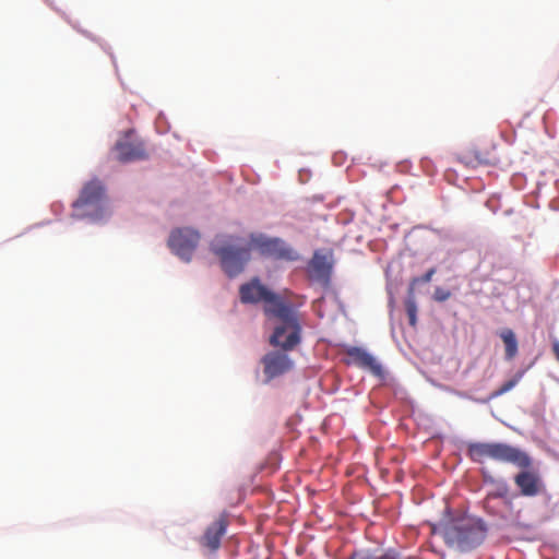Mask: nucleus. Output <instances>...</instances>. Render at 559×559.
Segmentation results:
<instances>
[{
	"mask_svg": "<svg viewBox=\"0 0 559 559\" xmlns=\"http://www.w3.org/2000/svg\"><path fill=\"white\" fill-rule=\"evenodd\" d=\"M211 250L218 257L222 269L229 277L243 271L253 250L264 258L274 260L294 261L298 259V253L281 238L255 233L250 234L248 240L228 235L217 236L211 243Z\"/></svg>",
	"mask_w": 559,
	"mask_h": 559,
	"instance_id": "nucleus-1",
	"label": "nucleus"
},
{
	"mask_svg": "<svg viewBox=\"0 0 559 559\" xmlns=\"http://www.w3.org/2000/svg\"><path fill=\"white\" fill-rule=\"evenodd\" d=\"M239 296L242 304L263 302L265 316L280 321V324L273 331L272 343H278L280 336L285 329L290 331V335L285 344H283L284 346L292 347L296 343L301 342V324L293 304L287 302L282 296L271 292L258 277L242 284L239 288Z\"/></svg>",
	"mask_w": 559,
	"mask_h": 559,
	"instance_id": "nucleus-2",
	"label": "nucleus"
},
{
	"mask_svg": "<svg viewBox=\"0 0 559 559\" xmlns=\"http://www.w3.org/2000/svg\"><path fill=\"white\" fill-rule=\"evenodd\" d=\"M467 453L474 462L485 459L509 463L521 471L514 475L513 480L523 497H536L544 490V483L538 472L532 468V457L520 448L501 442H475L467 447Z\"/></svg>",
	"mask_w": 559,
	"mask_h": 559,
	"instance_id": "nucleus-3",
	"label": "nucleus"
},
{
	"mask_svg": "<svg viewBox=\"0 0 559 559\" xmlns=\"http://www.w3.org/2000/svg\"><path fill=\"white\" fill-rule=\"evenodd\" d=\"M440 534L450 548L465 552L485 540L487 526L481 519L464 514L441 523Z\"/></svg>",
	"mask_w": 559,
	"mask_h": 559,
	"instance_id": "nucleus-4",
	"label": "nucleus"
},
{
	"mask_svg": "<svg viewBox=\"0 0 559 559\" xmlns=\"http://www.w3.org/2000/svg\"><path fill=\"white\" fill-rule=\"evenodd\" d=\"M105 187L98 179L86 182L76 201L73 202V215L78 218L100 219L108 212Z\"/></svg>",
	"mask_w": 559,
	"mask_h": 559,
	"instance_id": "nucleus-5",
	"label": "nucleus"
},
{
	"mask_svg": "<svg viewBox=\"0 0 559 559\" xmlns=\"http://www.w3.org/2000/svg\"><path fill=\"white\" fill-rule=\"evenodd\" d=\"M200 235L197 230L190 228H178L171 231L168 246L171 251L180 259L189 262L197 248Z\"/></svg>",
	"mask_w": 559,
	"mask_h": 559,
	"instance_id": "nucleus-6",
	"label": "nucleus"
},
{
	"mask_svg": "<svg viewBox=\"0 0 559 559\" xmlns=\"http://www.w3.org/2000/svg\"><path fill=\"white\" fill-rule=\"evenodd\" d=\"M261 362L266 381L287 373L294 367V361L284 350H272L265 354Z\"/></svg>",
	"mask_w": 559,
	"mask_h": 559,
	"instance_id": "nucleus-7",
	"label": "nucleus"
},
{
	"mask_svg": "<svg viewBox=\"0 0 559 559\" xmlns=\"http://www.w3.org/2000/svg\"><path fill=\"white\" fill-rule=\"evenodd\" d=\"M347 365H354L364 370H368L378 378H383L384 372L381 364L367 350L361 347L350 346L345 349Z\"/></svg>",
	"mask_w": 559,
	"mask_h": 559,
	"instance_id": "nucleus-8",
	"label": "nucleus"
},
{
	"mask_svg": "<svg viewBox=\"0 0 559 559\" xmlns=\"http://www.w3.org/2000/svg\"><path fill=\"white\" fill-rule=\"evenodd\" d=\"M228 521L226 515L222 514L216 521L207 526L203 536L200 538L201 546L211 551H216L221 547V539L226 534Z\"/></svg>",
	"mask_w": 559,
	"mask_h": 559,
	"instance_id": "nucleus-9",
	"label": "nucleus"
},
{
	"mask_svg": "<svg viewBox=\"0 0 559 559\" xmlns=\"http://www.w3.org/2000/svg\"><path fill=\"white\" fill-rule=\"evenodd\" d=\"M115 157L121 163H130L147 158V153L141 142L118 141L114 148Z\"/></svg>",
	"mask_w": 559,
	"mask_h": 559,
	"instance_id": "nucleus-10",
	"label": "nucleus"
},
{
	"mask_svg": "<svg viewBox=\"0 0 559 559\" xmlns=\"http://www.w3.org/2000/svg\"><path fill=\"white\" fill-rule=\"evenodd\" d=\"M490 484L493 488L487 493L484 500V508H488L492 510V502L495 500L501 499V503L504 509L512 511L513 504L511 499H509V486L504 480L490 478Z\"/></svg>",
	"mask_w": 559,
	"mask_h": 559,
	"instance_id": "nucleus-11",
	"label": "nucleus"
},
{
	"mask_svg": "<svg viewBox=\"0 0 559 559\" xmlns=\"http://www.w3.org/2000/svg\"><path fill=\"white\" fill-rule=\"evenodd\" d=\"M332 270V264L324 254L316 252L309 262V274L311 278L328 282Z\"/></svg>",
	"mask_w": 559,
	"mask_h": 559,
	"instance_id": "nucleus-12",
	"label": "nucleus"
},
{
	"mask_svg": "<svg viewBox=\"0 0 559 559\" xmlns=\"http://www.w3.org/2000/svg\"><path fill=\"white\" fill-rule=\"evenodd\" d=\"M500 337L504 343L506 358L513 359L518 354V341L514 332L511 329H504L501 331Z\"/></svg>",
	"mask_w": 559,
	"mask_h": 559,
	"instance_id": "nucleus-13",
	"label": "nucleus"
},
{
	"mask_svg": "<svg viewBox=\"0 0 559 559\" xmlns=\"http://www.w3.org/2000/svg\"><path fill=\"white\" fill-rule=\"evenodd\" d=\"M524 371H518L512 379L504 382L499 389L491 392L490 399H496L512 390L522 379Z\"/></svg>",
	"mask_w": 559,
	"mask_h": 559,
	"instance_id": "nucleus-14",
	"label": "nucleus"
},
{
	"mask_svg": "<svg viewBox=\"0 0 559 559\" xmlns=\"http://www.w3.org/2000/svg\"><path fill=\"white\" fill-rule=\"evenodd\" d=\"M405 308L408 316L409 324L412 326L416 325L417 321V305L413 295L409 294L408 298L405 301Z\"/></svg>",
	"mask_w": 559,
	"mask_h": 559,
	"instance_id": "nucleus-15",
	"label": "nucleus"
},
{
	"mask_svg": "<svg viewBox=\"0 0 559 559\" xmlns=\"http://www.w3.org/2000/svg\"><path fill=\"white\" fill-rule=\"evenodd\" d=\"M486 510V512L492 516H497L499 519H508L509 514L511 511L504 509V507L502 506L501 502H497V500H495L492 502V510H489L488 508H484Z\"/></svg>",
	"mask_w": 559,
	"mask_h": 559,
	"instance_id": "nucleus-16",
	"label": "nucleus"
},
{
	"mask_svg": "<svg viewBox=\"0 0 559 559\" xmlns=\"http://www.w3.org/2000/svg\"><path fill=\"white\" fill-rule=\"evenodd\" d=\"M436 273V269L432 267L430 270H428L423 276L420 277H414L412 281H411V284H409V294L413 295L414 294V289H415V286L419 283H429L433 276V274Z\"/></svg>",
	"mask_w": 559,
	"mask_h": 559,
	"instance_id": "nucleus-17",
	"label": "nucleus"
},
{
	"mask_svg": "<svg viewBox=\"0 0 559 559\" xmlns=\"http://www.w3.org/2000/svg\"><path fill=\"white\" fill-rule=\"evenodd\" d=\"M290 335V331L288 329H285V331L282 333V335L280 336V341L278 343H272V335L270 336V344L274 347H280L282 348L284 352H288V350H293L297 345H299V343H296L295 345H293L292 347H286L284 346L283 344H285V342L288 340Z\"/></svg>",
	"mask_w": 559,
	"mask_h": 559,
	"instance_id": "nucleus-18",
	"label": "nucleus"
},
{
	"mask_svg": "<svg viewBox=\"0 0 559 559\" xmlns=\"http://www.w3.org/2000/svg\"><path fill=\"white\" fill-rule=\"evenodd\" d=\"M451 297L450 290H447L441 287H437L433 293V299L439 302H443Z\"/></svg>",
	"mask_w": 559,
	"mask_h": 559,
	"instance_id": "nucleus-19",
	"label": "nucleus"
},
{
	"mask_svg": "<svg viewBox=\"0 0 559 559\" xmlns=\"http://www.w3.org/2000/svg\"><path fill=\"white\" fill-rule=\"evenodd\" d=\"M552 353H554L556 359L559 362V341H554V343H552Z\"/></svg>",
	"mask_w": 559,
	"mask_h": 559,
	"instance_id": "nucleus-20",
	"label": "nucleus"
}]
</instances>
